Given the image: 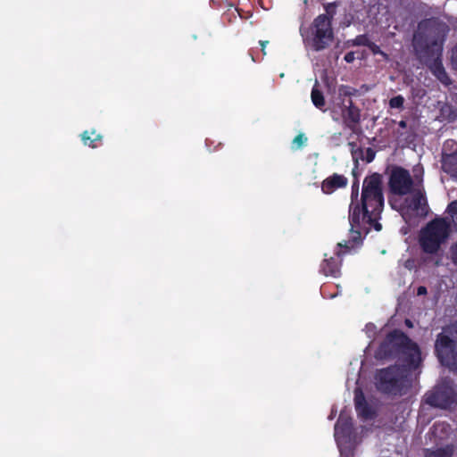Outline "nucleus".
I'll list each match as a JSON object with an SVG mask.
<instances>
[{
	"instance_id": "nucleus-27",
	"label": "nucleus",
	"mask_w": 457,
	"mask_h": 457,
	"mask_svg": "<svg viewBox=\"0 0 457 457\" xmlns=\"http://www.w3.org/2000/svg\"><path fill=\"white\" fill-rule=\"evenodd\" d=\"M321 295L325 298H334L337 295L336 294L328 295L324 288L321 289Z\"/></svg>"
},
{
	"instance_id": "nucleus-4",
	"label": "nucleus",
	"mask_w": 457,
	"mask_h": 457,
	"mask_svg": "<svg viewBox=\"0 0 457 457\" xmlns=\"http://www.w3.org/2000/svg\"><path fill=\"white\" fill-rule=\"evenodd\" d=\"M447 31L448 27L445 23L431 19L419 24L418 32L413 37L414 48L420 57L430 55L434 58L433 62L429 64V68L432 73L444 85L451 83L440 60Z\"/></svg>"
},
{
	"instance_id": "nucleus-11",
	"label": "nucleus",
	"mask_w": 457,
	"mask_h": 457,
	"mask_svg": "<svg viewBox=\"0 0 457 457\" xmlns=\"http://www.w3.org/2000/svg\"><path fill=\"white\" fill-rule=\"evenodd\" d=\"M348 179L344 175L334 173L323 180L321 184V190L324 194L330 195L337 189L345 187Z\"/></svg>"
},
{
	"instance_id": "nucleus-7",
	"label": "nucleus",
	"mask_w": 457,
	"mask_h": 457,
	"mask_svg": "<svg viewBox=\"0 0 457 457\" xmlns=\"http://www.w3.org/2000/svg\"><path fill=\"white\" fill-rule=\"evenodd\" d=\"M302 35L308 48L314 51L327 48L333 40L331 18L327 14L319 15L313 21L311 34L305 36L303 33Z\"/></svg>"
},
{
	"instance_id": "nucleus-14",
	"label": "nucleus",
	"mask_w": 457,
	"mask_h": 457,
	"mask_svg": "<svg viewBox=\"0 0 457 457\" xmlns=\"http://www.w3.org/2000/svg\"><path fill=\"white\" fill-rule=\"evenodd\" d=\"M453 453V447L446 445L445 447H436L427 449L425 457H452Z\"/></svg>"
},
{
	"instance_id": "nucleus-3",
	"label": "nucleus",
	"mask_w": 457,
	"mask_h": 457,
	"mask_svg": "<svg viewBox=\"0 0 457 457\" xmlns=\"http://www.w3.org/2000/svg\"><path fill=\"white\" fill-rule=\"evenodd\" d=\"M413 172L414 180L406 170L398 167L392 170L389 179L393 194L399 196L409 195L403 200L395 196L389 200L391 207L398 211L406 222H411L413 217L423 216L428 212L427 199L421 187L423 170L417 166Z\"/></svg>"
},
{
	"instance_id": "nucleus-8",
	"label": "nucleus",
	"mask_w": 457,
	"mask_h": 457,
	"mask_svg": "<svg viewBox=\"0 0 457 457\" xmlns=\"http://www.w3.org/2000/svg\"><path fill=\"white\" fill-rule=\"evenodd\" d=\"M335 439L340 450L341 457H353L350 448L358 443L353 429L351 418L341 412L335 426Z\"/></svg>"
},
{
	"instance_id": "nucleus-28",
	"label": "nucleus",
	"mask_w": 457,
	"mask_h": 457,
	"mask_svg": "<svg viewBox=\"0 0 457 457\" xmlns=\"http://www.w3.org/2000/svg\"><path fill=\"white\" fill-rule=\"evenodd\" d=\"M399 126H400L402 129H405V128H406V126H407V123H406V121H404V120H401V121L399 122Z\"/></svg>"
},
{
	"instance_id": "nucleus-5",
	"label": "nucleus",
	"mask_w": 457,
	"mask_h": 457,
	"mask_svg": "<svg viewBox=\"0 0 457 457\" xmlns=\"http://www.w3.org/2000/svg\"><path fill=\"white\" fill-rule=\"evenodd\" d=\"M450 233L451 227L447 218H435L420 229L419 245L424 253L435 254L447 242Z\"/></svg>"
},
{
	"instance_id": "nucleus-29",
	"label": "nucleus",
	"mask_w": 457,
	"mask_h": 457,
	"mask_svg": "<svg viewBox=\"0 0 457 457\" xmlns=\"http://www.w3.org/2000/svg\"><path fill=\"white\" fill-rule=\"evenodd\" d=\"M260 44L262 46V51H264L266 45L268 44V41H261Z\"/></svg>"
},
{
	"instance_id": "nucleus-30",
	"label": "nucleus",
	"mask_w": 457,
	"mask_h": 457,
	"mask_svg": "<svg viewBox=\"0 0 457 457\" xmlns=\"http://www.w3.org/2000/svg\"><path fill=\"white\" fill-rule=\"evenodd\" d=\"M405 323H406V325H407L408 327H412V324H411V322L409 320H405Z\"/></svg>"
},
{
	"instance_id": "nucleus-10",
	"label": "nucleus",
	"mask_w": 457,
	"mask_h": 457,
	"mask_svg": "<svg viewBox=\"0 0 457 457\" xmlns=\"http://www.w3.org/2000/svg\"><path fill=\"white\" fill-rule=\"evenodd\" d=\"M355 409L360 417L364 420H370L375 414L374 408L369 405L364 398L361 389L356 388L354 391Z\"/></svg>"
},
{
	"instance_id": "nucleus-31",
	"label": "nucleus",
	"mask_w": 457,
	"mask_h": 457,
	"mask_svg": "<svg viewBox=\"0 0 457 457\" xmlns=\"http://www.w3.org/2000/svg\"><path fill=\"white\" fill-rule=\"evenodd\" d=\"M336 415V411H332L329 419L332 420Z\"/></svg>"
},
{
	"instance_id": "nucleus-12",
	"label": "nucleus",
	"mask_w": 457,
	"mask_h": 457,
	"mask_svg": "<svg viewBox=\"0 0 457 457\" xmlns=\"http://www.w3.org/2000/svg\"><path fill=\"white\" fill-rule=\"evenodd\" d=\"M450 433L451 428L449 424L445 421L435 422L429 433L432 437L430 440L435 443L437 441H443L449 436Z\"/></svg>"
},
{
	"instance_id": "nucleus-18",
	"label": "nucleus",
	"mask_w": 457,
	"mask_h": 457,
	"mask_svg": "<svg viewBox=\"0 0 457 457\" xmlns=\"http://www.w3.org/2000/svg\"><path fill=\"white\" fill-rule=\"evenodd\" d=\"M404 98L402 96H396L389 100V106L393 109H401L403 106Z\"/></svg>"
},
{
	"instance_id": "nucleus-6",
	"label": "nucleus",
	"mask_w": 457,
	"mask_h": 457,
	"mask_svg": "<svg viewBox=\"0 0 457 457\" xmlns=\"http://www.w3.org/2000/svg\"><path fill=\"white\" fill-rule=\"evenodd\" d=\"M435 351L442 365L457 370V322L445 328L437 336Z\"/></svg>"
},
{
	"instance_id": "nucleus-19",
	"label": "nucleus",
	"mask_w": 457,
	"mask_h": 457,
	"mask_svg": "<svg viewBox=\"0 0 457 457\" xmlns=\"http://www.w3.org/2000/svg\"><path fill=\"white\" fill-rule=\"evenodd\" d=\"M370 39L366 35H359L355 38H353L352 41H350L352 46H369Z\"/></svg>"
},
{
	"instance_id": "nucleus-26",
	"label": "nucleus",
	"mask_w": 457,
	"mask_h": 457,
	"mask_svg": "<svg viewBox=\"0 0 457 457\" xmlns=\"http://www.w3.org/2000/svg\"><path fill=\"white\" fill-rule=\"evenodd\" d=\"M418 295H423L427 294V288L425 287H419L417 290Z\"/></svg>"
},
{
	"instance_id": "nucleus-1",
	"label": "nucleus",
	"mask_w": 457,
	"mask_h": 457,
	"mask_svg": "<svg viewBox=\"0 0 457 457\" xmlns=\"http://www.w3.org/2000/svg\"><path fill=\"white\" fill-rule=\"evenodd\" d=\"M359 185L353 184L349 206L350 239L338 243L340 249L336 253L337 257H327L320 265V270L326 276L337 277L340 273L341 253L351 252L361 243V237L367 234L371 227L380 231L382 226L378 222L384 206L382 193V178L374 173L366 177L362 183L361 201L358 200Z\"/></svg>"
},
{
	"instance_id": "nucleus-25",
	"label": "nucleus",
	"mask_w": 457,
	"mask_h": 457,
	"mask_svg": "<svg viewBox=\"0 0 457 457\" xmlns=\"http://www.w3.org/2000/svg\"><path fill=\"white\" fill-rule=\"evenodd\" d=\"M452 63L453 68L457 71V51H453V56H452Z\"/></svg>"
},
{
	"instance_id": "nucleus-23",
	"label": "nucleus",
	"mask_w": 457,
	"mask_h": 457,
	"mask_svg": "<svg viewBox=\"0 0 457 457\" xmlns=\"http://www.w3.org/2000/svg\"><path fill=\"white\" fill-rule=\"evenodd\" d=\"M355 59V56H354V53L353 52H349L347 53L345 55V61L346 62H353Z\"/></svg>"
},
{
	"instance_id": "nucleus-13",
	"label": "nucleus",
	"mask_w": 457,
	"mask_h": 457,
	"mask_svg": "<svg viewBox=\"0 0 457 457\" xmlns=\"http://www.w3.org/2000/svg\"><path fill=\"white\" fill-rule=\"evenodd\" d=\"M342 117L345 121L356 123L360 120L359 110L353 106V103L351 100H348L346 104H345V107L342 109Z\"/></svg>"
},
{
	"instance_id": "nucleus-9",
	"label": "nucleus",
	"mask_w": 457,
	"mask_h": 457,
	"mask_svg": "<svg viewBox=\"0 0 457 457\" xmlns=\"http://www.w3.org/2000/svg\"><path fill=\"white\" fill-rule=\"evenodd\" d=\"M426 403L441 409H450L457 403V394L450 380H444L427 394Z\"/></svg>"
},
{
	"instance_id": "nucleus-16",
	"label": "nucleus",
	"mask_w": 457,
	"mask_h": 457,
	"mask_svg": "<svg viewBox=\"0 0 457 457\" xmlns=\"http://www.w3.org/2000/svg\"><path fill=\"white\" fill-rule=\"evenodd\" d=\"M446 212L452 222L457 225V201L452 202L448 205Z\"/></svg>"
},
{
	"instance_id": "nucleus-24",
	"label": "nucleus",
	"mask_w": 457,
	"mask_h": 457,
	"mask_svg": "<svg viewBox=\"0 0 457 457\" xmlns=\"http://www.w3.org/2000/svg\"><path fill=\"white\" fill-rule=\"evenodd\" d=\"M375 326L372 324H368L366 326V332L368 334V337H370L374 335Z\"/></svg>"
},
{
	"instance_id": "nucleus-15",
	"label": "nucleus",
	"mask_w": 457,
	"mask_h": 457,
	"mask_svg": "<svg viewBox=\"0 0 457 457\" xmlns=\"http://www.w3.org/2000/svg\"><path fill=\"white\" fill-rule=\"evenodd\" d=\"M312 101L313 103V104L319 108V109H322L323 106L325 105V100H324V97H323V95L322 93L314 86L312 90Z\"/></svg>"
},
{
	"instance_id": "nucleus-22",
	"label": "nucleus",
	"mask_w": 457,
	"mask_h": 457,
	"mask_svg": "<svg viewBox=\"0 0 457 457\" xmlns=\"http://www.w3.org/2000/svg\"><path fill=\"white\" fill-rule=\"evenodd\" d=\"M451 257L453 262L457 264V242L451 247Z\"/></svg>"
},
{
	"instance_id": "nucleus-20",
	"label": "nucleus",
	"mask_w": 457,
	"mask_h": 457,
	"mask_svg": "<svg viewBox=\"0 0 457 457\" xmlns=\"http://www.w3.org/2000/svg\"><path fill=\"white\" fill-rule=\"evenodd\" d=\"M306 141L307 137L304 135L300 134L297 137H295V139L293 140V145L295 148H300L306 143Z\"/></svg>"
},
{
	"instance_id": "nucleus-2",
	"label": "nucleus",
	"mask_w": 457,
	"mask_h": 457,
	"mask_svg": "<svg viewBox=\"0 0 457 457\" xmlns=\"http://www.w3.org/2000/svg\"><path fill=\"white\" fill-rule=\"evenodd\" d=\"M377 359L397 358L403 367L392 366L380 370L376 375L378 390L389 395H403L411 385L413 372L420 367L422 358L418 345L403 333H390L376 352Z\"/></svg>"
},
{
	"instance_id": "nucleus-17",
	"label": "nucleus",
	"mask_w": 457,
	"mask_h": 457,
	"mask_svg": "<svg viewBox=\"0 0 457 457\" xmlns=\"http://www.w3.org/2000/svg\"><path fill=\"white\" fill-rule=\"evenodd\" d=\"M87 134H88L87 132H85L82 135V140H83L84 144L92 148L96 147L97 146L96 142L101 141V137L99 135H96L94 138H91V137H89Z\"/></svg>"
},
{
	"instance_id": "nucleus-32",
	"label": "nucleus",
	"mask_w": 457,
	"mask_h": 457,
	"mask_svg": "<svg viewBox=\"0 0 457 457\" xmlns=\"http://www.w3.org/2000/svg\"><path fill=\"white\" fill-rule=\"evenodd\" d=\"M454 50H455V51H457V45H456V47H455V49H454Z\"/></svg>"
},
{
	"instance_id": "nucleus-21",
	"label": "nucleus",
	"mask_w": 457,
	"mask_h": 457,
	"mask_svg": "<svg viewBox=\"0 0 457 457\" xmlns=\"http://www.w3.org/2000/svg\"><path fill=\"white\" fill-rule=\"evenodd\" d=\"M368 47L370 48V50L374 54H380L384 57L386 56V54L381 51V49L379 48V46L378 45H376L375 43H372V42H370Z\"/></svg>"
}]
</instances>
